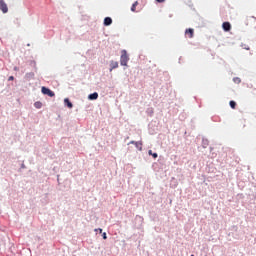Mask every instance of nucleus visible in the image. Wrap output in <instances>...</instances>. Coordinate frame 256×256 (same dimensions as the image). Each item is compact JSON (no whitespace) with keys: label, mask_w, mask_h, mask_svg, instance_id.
I'll return each mask as SVG.
<instances>
[{"label":"nucleus","mask_w":256,"mask_h":256,"mask_svg":"<svg viewBox=\"0 0 256 256\" xmlns=\"http://www.w3.org/2000/svg\"><path fill=\"white\" fill-rule=\"evenodd\" d=\"M103 238H104V239H106V238H107V236H106V233H105V232L103 233Z\"/></svg>","instance_id":"nucleus-19"},{"label":"nucleus","mask_w":256,"mask_h":256,"mask_svg":"<svg viewBox=\"0 0 256 256\" xmlns=\"http://www.w3.org/2000/svg\"><path fill=\"white\" fill-rule=\"evenodd\" d=\"M98 97H99V95H98L97 92H94V93L88 95V99H89V100H97Z\"/></svg>","instance_id":"nucleus-8"},{"label":"nucleus","mask_w":256,"mask_h":256,"mask_svg":"<svg viewBox=\"0 0 256 256\" xmlns=\"http://www.w3.org/2000/svg\"><path fill=\"white\" fill-rule=\"evenodd\" d=\"M244 49L247 50V51H250V47L249 46H245Z\"/></svg>","instance_id":"nucleus-17"},{"label":"nucleus","mask_w":256,"mask_h":256,"mask_svg":"<svg viewBox=\"0 0 256 256\" xmlns=\"http://www.w3.org/2000/svg\"><path fill=\"white\" fill-rule=\"evenodd\" d=\"M0 10L3 13H8V11H9L8 5L6 4V2L4 0H0Z\"/></svg>","instance_id":"nucleus-3"},{"label":"nucleus","mask_w":256,"mask_h":256,"mask_svg":"<svg viewBox=\"0 0 256 256\" xmlns=\"http://www.w3.org/2000/svg\"><path fill=\"white\" fill-rule=\"evenodd\" d=\"M135 147L142 150V142H135Z\"/></svg>","instance_id":"nucleus-13"},{"label":"nucleus","mask_w":256,"mask_h":256,"mask_svg":"<svg viewBox=\"0 0 256 256\" xmlns=\"http://www.w3.org/2000/svg\"><path fill=\"white\" fill-rule=\"evenodd\" d=\"M185 35L188 36L189 39H192L194 37V29L193 28L186 29Z\"/></svg>","instance_id":"nucleus-4"},{"label":"nucleus","mask_w":256,"mask_h":256,"mask_svg":"<svg viewBox=\"0 0 256 256\" xmlns=\"http://www.w3.org/2000/svg\"><path fill=\"white\" fill-rule=\"evenodd\" d=\"M64 103H65V105H66L69 109H72V108H73V103L70 101L69 98H65V99H64Z\"/></svg>","instance_id":"nucleus-7"},{"label":"nucleus","mask_w":256,"mask_h":256,"mask_svg":"<svg viewBox=\"0 0 256 256\" xmlns=\"http://www.w3.org/2000/svg\"><path fill=\"white\" fill-rule=\"evenodd\" d=\"M129 56L126 50L121 51L120 63L122 66H127L129 62Z\"/></svg>","instance_id":"nucleus-1"},{"label":"nucleus","mask_w":256,"mask_h":256,"mask_svg":"<svg viewBox=\"0 0 256 256\" xmlns=\"http://www.w3.org/2000/svg\"><path fill=\"white\" fill-rule=\"evenodd\" d=\"M111 24H112V19L109 18V17L105 18L104 25L105 26H110Z\"/></svg>","instance_id":"nucleus-9"},{"label":"nucleus","mask_w":256,"mask_h":256,"mask_svg":"<svg viewBox=\"0 0 256 256\" xmlns=\"http://www.w3.org/2000/svg\"><path fill=\"white\" fill-rule=\"evenodd\" d=\"M95 231H99V233H102L103 230L99 228V229H95Z\"/></svg>","instance_id":"nucleus-18"},{"label":"nucleus","mask_w":256,"mask_h":256,"mask_svg":"<svg viewBox=\"0 0 256 256\" xmlns=\"http://www.w3.org/2000/svg\"><path fill=\"white\" fill-rule=\"evenodd\" d=\"M110 72L113 70V69H117L119 67V62L117 61H111L110 62Z\"/></svg>","instance_id":"nucleus-5"},{"label":"nucleus","mask_w":256,"mask_h":256,"mask_svg":"<svg viewBox=\"0 0 256 256\" xmlns=\"http://www.w3.org/2000/svg\"><path fill=\"white\" fill-rule=\"evenodd\" d=\"M136 143H137V142H134V141H131V142H130V144H133V145H135Z\"/></svg>","instance_id":"nucleus-21"},{"label":"nucleus","mask_w":256,"mask_h":256,"mask_svg":"<svg viewBox=\"0 0 256 256\" xmlns=\"http://www.w3.org/2000/svg\"><path fill=\"white\" fill-rule=\"evenodd\" d=\"M229 105H230L231 109H233V110H235L237 108V102H235L233 100H231L229 102Z\"/></svg>","instance_id":"nucleus-10"},{"label":"nucleus","mask_w":256,"mask_h":256,"mask_svg":"<svg viewBox=\"0 0 256 256\" xmlns=\"http://www.w3.org/2000/svg\"><path fill=\"white\" fill-rule=\"evenodd\" d=\"M191 256H195V255H191Z\"/></svg>","instance_id":"nucleus-22"},{"label":"nucleus","mask_w":256,"mask_h":256,"mask_svg":"<svg viewBox=\"0 0 256 256\" xmlns=\"http://www.w3.org/2000/svg\"><path fill=\"white\" fill-rule=\"evenodd\" d=\"M34 106H35L36 109H41L42 103L39 102V101H38V102H35Z\"/></svg>","instance_id":"nucleus-12"},{"label":"nucleus","mask_w":256,"mask_h":256,"mask_svg":"<svg viewBox=\"0 0 256 256\" xmlns=\"http://www.w3.org/2000/svg\"><path fill=\"white\" fill-rule=\"evenodd\" d=\"M156 1H158L159 3H163L165 0H156Z\"/></svg>","instance_id":"nucleus-20"},{"label":"nucleus","mask_w":256,"mask_h":256,"mask_svg":"<svg viewBox=\"0 0 256 256\" xmlns=\"http://www.w3.org/2000/svg\"><path fill=\"white\" fill-rule=\"evenodd\" d=\"M148 154L152 155L155 159L158 157V154L157 153H153L152 150H149Z\"/></svg>","instance_id":"nucleus-15"},{"label":"nucleus","mask_w":256,"mask_h":256,"mask_svg":"<svg viewBox=\"0 0 256 256\" xmlns=\"http://www.w3.org/2000/svg\"><path fill=\"white\" fill-rule=\"evenodd\" d=\"M8 81H14V77L13 76H10Z\"/></svg>","instance_id":"nucleus-16"},{"label":"nucleus","mask_w":256,"mask_h":256,"mask_svg":"<svg viewBox=\"0 0 256 256\" xmlns=\"http://www.w3.org/2000/svg\"><path fill=\"white\" fill-rule=\"evenodd\" d=\"M222 27L224 29L225 32H229L231 29V24L229 22H225L222 24Z\"/></svg>","instance_id":"nucleus-6"},{"label":"nucleus","mask_w":256,"mask_h":256,"mask_svg":"<svg viewBox=\"0 0 256 256\" xmlns=\"http://www.w3.org/2000/svg\"><path fill=\"white\" fill-rule=\"evenodd\" d=\"M138 6V1L134 2L131 6V11L135 12L136 11V7Z\"/></svg>","instance_id":"nucleus-11"},{"label":"nucleus","mask_w":256,"mask_h":256,"mask_svg":"<svg viewBox=\"0 0 256 256\" xmlns=\"http://www.w3.org/2000/svg\"><path fill=\"white\" fill-rule=\"evenodd\" d=\"M42 93L51 98L55 96V93L52 90H50L49 88H46L45 86H42Z\"/></svg>","instance_id":"nucleus-2"},{"label":"nucleus","mask_w":256,"mask_h":256,"mask_svg":"<svg viewBox=\"0 0 256 256\" xmlns=\"http://www.w3.org/2000/svg\"><path fill=\"white\" fill-rule=\"evenodd\" d=\"M233 81H234V83H236V84H239V83L242 82L241 78H239V77L234 78Z\"/></svg>","instance_id":"nucleus-14"}]
</instances>
